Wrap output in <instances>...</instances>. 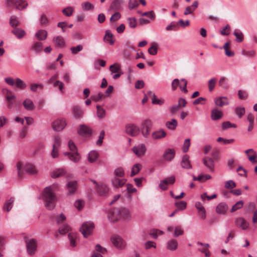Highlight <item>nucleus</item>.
I'll use <instances>...</instances> for the list:
<instances>
[{"label": "nucleus", "instance_id": "nucleus-5", "mask_svg": "<svg viewBox=\"0 0 257 257\" xmlns=\"http://www.w3.org/2000/svg\"><path fill=\"white\" fill-rule=\"evenodd\" d=\"M111 241L116 248L119 249H123L126 245L125 241L118 235H112Z\"/></svg>", "mask_w": 257, "mask_h": 257}, {"label": "nucleus", "instance_id": "nucleus-61", "mask_svg": "<svg viewBox=\"0 0 257 257\" xmlns=\"http://www.w3.org/2000/svg\"><path fill=\"white\" fill-rule=\"evenodd\" d=\"M73 12V9L72 7H68L63 9L62 13L64 15L67 17L71 16Z\"/></svg>", "mask_w": 257, "mask_h": 257}, {"label": "nucleus", "instance_id": "nucleus-41", "mask_svg": "<svg viewBox=\"0 0 257 257\" xmlns=\"http://www.w3.org/2000/svg\"><path fill=\"white\" fill-rule=\"evenodd\" d=\"M65 173V171L63 169H58L54 171L51 174V177L53 178H56L63 176Z\"/></svg>", "mask_w": 257, "mask_h": 257}, {"label": "nucleus", "instance_id": "nucleus-36", "mask_svg": "<svg viewBox=\"0 0 257 257\" xmlns=\"http://www.w3.org/2000/svg\"><path fill=\"white\" fill-rule=\"evenodd\" d=\"M178 242L175 239L169 240L167 244V248L170 250H175L177 248Z\"/></svg>", "mask_w": 257, "mask_h": 257}, {"label": "nucleus", "instance_id": "nucleus-23", "mask_svg": "<svg viewBox=\"0 0 257 257\" xmlns=\"http://www.w3.org/2000/svg\"><path fill=\"white\" fill-rule=\"evenodd\" d=\"M181 165L184 169H189L191 168V165L188 156L184 155L183 156L181 162Z\"/></svg>", "mask_w": 257, "mask_h": 257}, {"label": "nucleus", "instance_id": "nucleus-60", "mask_svg": "<svg viewBox=\"0 0 257 257\" xmlns=\"http://www.w3.org/2000/svg\"><path fill=\"white\" fill-rule=\"evenodd\" d=\"M105 98V95L102 93H99L96 95H93L91 96V99L95 102L100 100L102 98Z\"/></svg>", "mask_w": 257, "mask_h": 257}, {"label": "nucleus", "instance_id": "nucleus-30", "mask_svg": "<svg viewBox=\"0 0 257 257\" xmlns=\"http://www.w3.org/2000/svg\"><path fill=\"white\" fill-rule=\"evenodd\" d=\"M222 116L223 113L221 111L217 109H213L212 110L211 117L212 120H218L221 118Z\"/></svg>", "mask_w": 257, "mask_h": 257}, {"label": "nucleus", "instance_id": "nucleus-54", "mask_svg": "<svg viewBox=\"0 0 257 257\" xmlns=\"http://www.w3.org/2000/svg\"><path fill=\"white\" fill-rule=\"evenodd\" d=\"M43 48V44L41 42H36L32 46V49L37 52L41 51Z\"/></svg>", "mask_w": 257, "mask_h": 257}, {"label": "nucleus", "instance_id": "nucleus-34", "mask_svg": "<svg viewBox=\"0 0 257 257\" xmlns=\"http://www.w3.org/2000/svg\"><path fill=\"white\" fill-rule=\"evenodd\" d=\"M47 32L44 30H40L38 31L36 34V37L38 40L42 41L44 40L47 38Z\"/></svg>", "mask_w": 257, "mask_h": 257}, {"label": "nucleus", "instance_id": "nucleus-39", "mask_svg": "<svg viewBox=\"0 0 257 257\" xmlns=\"http://www.w3.org/2000/svg\"><path fill=\"white\" fill-rule=\"evenodd\" d=\"M142 168V166L141 164L139 163L135 164L132 167L131 176L133 177L136 175L140 172Z\"/></svg>", "mask_w": 257, "mask_h": 257}, {"label": "nucleus", "instance_id": "nucleus-58", "mask_svg": "<svg viewBox=\"0 0 257 257\" xmlns=\"http://www.w3.org/2000/svg\"><path fill=\"white\" fill-rule=\"evenodd\" d=\"M230 127H236V125L234 123H232L230 121H227L223 122L222 124V128L223 130H226Z\"/></svg>", "mask_w": 257, "mask_h": 257}, {"label": "nucleus", "instance_id": "nucleus-15", "mask_svg": "<svg viewBox=\"0 0 257 257\" xmlns=\"http://www.w3.org/2000/svg\"><path fill=\"white\" fill-rule=\"evenodd\" d=\"M203 164L208 169L210 172H212L214 169V162L213 159L209 157L203 158Z\"/></svg>", "mask_w": 257, "mask_h": 257}, {"label": "nucleus", "instance_id": "nucleus-3", "mask_svg": "<svg viewBox=\"0 0 257 257\" xmlns=\"http://www.w3.org/2000/svg\"><path fill=\"white\" fill-rule=\"evenodd\" d=\"M68 146L70 152H64V155L67 156L71 161L74 163L78 162L80 160L81 157L77 152L76 146L72 141H69L68 143Z\"/></svg>", "mask_w": 257, "mask_h": 257}, {"label": "nucleus", "instance_id": "nucleus-46", "mask_svg": "<svg viewBox=\"0 0 257 257\" xmlns=\"http://www.w3.org/2000/svg\"><path fill=\"white\" fill-rule=\"evenodd\" d=\"M68 238L70 240L71 246L74 247L76 246V240L77 238V234L76 233L71 232L68 234Z\"/></svg>", "mask_w": 257, "mask_h": 257}, {"label": "nucleus", "instance_id": "nucleus-2", "mask_svg": "<svg viewBox=\"0 0 257 257\" xmlns=\"http://www.w3.org/2000/svg\"><path fill=\"white\" fill-rule=\"evenodd\" d=\"M125 175L124 170L122 167L116 168L114 171V177L111 182L116 188H120L125 183L126 180L123 178Z\"/></svg>", "mask_w": 257, "mask_h": 257}, {"label": "nucleus", "instance_id": "nucleus-20", "mask_svg": "<svg viewBox=\"0 0 257 257\" xmlns=\"http://www.w3.org/2000/svg\"><path fill=\"white\" fill-rule=\"evenodd\" d=\"M67 188L70 194H74L77 189V183L76 181H69L67 184Z\"/></svg>", "mask_w": 257, "mask_h": 257}, {"label": "nucleus", "instance_id": "nucleus-62", "mask_svg": "<svg viewBox=\"0 0 257 257\" xmlns=\"http://www.w3.org/2000/svg\"><path fill=\"white\" fill-rule=\"evenodd\" d=\"M83 49V46L81 45H77L75 47H72L70 48L71 53L73 54H77L78 52Z\"/></svg>", "mask_w": 257, "mask_h": 257}, {"label": "nucleus", "instance_id": "nucleus-33", "mask_svg": "<svg viewBox=\"0 0 257 257\" xmlns=\"http://www.w3.org/2000/svg\"><path fill=\"white\" fill-rule=\"evenodd\" d=\"M12 33L19 39L22 38L26 34L25 32L23 30L18 28H14L12 30Z\"/></svg>", "mask_w": 257, "mask_h": 257}, {"label": "nucleus", "instance_id": "nucleus-48", "mask_svg": "<svg viewBox=\"0 0 257 257\" xmlns=\"http://www.w3.org/2000/svg\"><path fill=\"white\" fill-rule=\"evenodd\" d=\"M10 24L13 29H14V28H17V27L20 25V22L16 16H12L10 20Z\"/></svg>", "mask_w": 257, "mask_h": 257}, {"label": "nucleus", "instance_id": "nucleus-4", "mask_svg": "<svg viewBox=\"0 0 257 257\" xmlns=\"http://www.w3.org/2000/svg\"><path fill=\"white\" fill-rule=\"evenodd\" d=\"M94 227V223L91 221L83 223L80 228V231L84 237H87L92 233Z\"/></svg>", "mask_w": 257, "mask_h": 257}, {"label": "nucleus", "instance_id": "nucleus-1", "mask_svg": "<svg viewBox=\"0 0 257 257\" xmlns=\"http://www.w3.org/2000/svg\"><path fill=\"white\" fill-rule=\"evenodd\" d=\"M58 187V185L53 184L46 187L44 191L43 198L45 202L46 207L49 210L53 209L55 206L56 197L54 192Z\"/></svg>", "mask_w": 257, "mask_h": 257}, {"label": "nucleus", "instance_id": "nucleus-56", "mask_svg": "<svg viewBox=\"0 0 257 257\" xmlns=\"http://www.w3.org/2000/svg\"><path fill=\"white\" fill-rule=\"evenodd\" d=\"M181 81L183 82V84L179 85L180 89L181 90L185 93H187L188 90L187 89V81L185 79H181Z\"/></svg>", "mask_w": 257, "mask_h": 257}, {"label": "nucleus", "instance_id": "nucleus-45", "mask_svg": "<svg viewBox=\"0 0 257 257\" xmlns=\"http://www.w3.org/2000/svg\"><path fill=\"white\" fill-rule=\"evenodd\" d=\"M219 86L224 89H227L229 88V85L227 83V79L225 77H220L218 82Z\"/></svg>", "mask_w": 257, "mask_h": 257}, {"label": "nucleus", "instance_id": "nucleus-28", "mask_svg": "<svg viewBox=\"0 0 257 257\" xmlns=\"http://www.w3.org/2000/svg\"><path fill=\"white\" fill-rule=\"evenodd\" d=\"M228 209V207L225 203L221 202L216 207V211L219 214H224Z\"/></svg>", "mask_w": 257, "mask_h": 257}, {"label": "nucleus", "instance_id": "nucleus-51", "mask_svg": "<svg viewBox=\"0 0 257 257\" xmlns=\"http://www.w3.org/2000/svg\"><path fill=\"white\" fill-rule=\"evenodd\" d=\"M216 83V79L215 78H211L208 81V89L210 92H212L214 89Z\"/></svg>", "mask_w": 257, "mask_h": 257}, {"label": "nucleus", "instance_id": "nucleus-11", "mask_svg": "<svg viewBox=\"0 0 257 257\" xmlns=\"http://www.w3.org/2000/svg\"><path fill=\"white\" fill-rule=\"evenodd\" d=\"M119 213V208H114L110 210L108 213V218L111 222H115L120 219Z\"/></svg>", "mask_w": 257, "mask_h": 257}, {"label": "nucleus", "instance_id": "nucleus-63", "mask_svg": "<svg viewBox=\"0 0 257 257\" xmlns=\"http://www.w3.org/2000/svg\"><path fill=\"white\" fill-rule=\"evenodd\" d=\"M233 35L236 37V42H237L238 43H240L242 41L243 36L241 32L234 31L233 33Z\"/></svg>", "mask_w": 257, "mask_h": 257}, {"label": "nucleus", "instance_id": "nucleus-25", "mask_svg": "<svg viewBox=\"0 0 257 257\" xmlns=\"http://www.w3.org/2000/svg\"><path fill=\"white\" fill-rule=\"evenodd\" d=\"M120 211L119 216H120V219L123 218V219H127L130 218L131 216V212L130 210L124 207H121L119 208Z\"/></svg>", "mask_w": 257, "mask_h": 257}, {"label": "nucleus", "instance_id": "nucleus-47", "mask_svg": "<svg viewBox=\"0 0 257 257\" xmlns=\"http://www.w3.org/2000/svg\"><path fill=\"white\" fill-rule=\"evenodd\" d=\"M97 108V117L100 118H103L105 116V109L100 105H97L96 106Z\"/></svg>", "mask_w": 257, "mask_h": 257}, {"label": "nucleus", "instance_id": "nucleus-22", "mask_svg": "<svg viewBox=\"0 0 257 257\" xmlns=\"http://www.w3.org/2000/svg\"><path fill=\"white\" fill-rule=\"evenodd\" d=\"M99 154L96 151H91L88 154V161L90 163H94L99 158Z\"/></svg>", "mask_w": 257, "mask_h": 257}, {"label": "nucleus", "instance_id": "nucleus-59", "mask_svg": "<svg viewBox=\"0 0 257 257\" xmlns=\"http://www.w3.org/2000/svg\"><path fill=\"white\" fill-rule=\"evenodd\" d=\"M190 146V140L187 139L185 140L183 146L182 147V150L183 152L186 153L188 151L189 147Z\"/></svg>", "mask_w": 257, "mask_h": 257}, {"label": "nucleus", "instance_id": "nucleus-57", "mask_svg": "<svg viewBox=\"0 0 257 257\" xmlns=\"http://www.w3.org/2000/svg\"><path fill=\"white\" fill-rule=\"evenodd\" d=\"M53 147L59 148L61 145V139L59 136H55L53 139Z\"/></svg>", "mask_w": 257, "mask_h": 257}, {"label": "nucleus", "instance_id": "nucleus-53", "mask_svg": "<svg viewBox=\"0 0 257 257\" xmlns=\"http://www.w3.org/2000/svg\"><path fill=\"white\" fill-rule=\"evenodd\" d=\"M235 114L241 118L245 113V108L242 107H237L235 109Z\"/></svg>", "mask_w": 257, "mask_h": 257}, {"label": "nucleus", "instance_id": "nucleus-13", "mask_svg": "<svg viewBox=\"0 0 257 257\" xmlns=\"http://www.w3.org/2000/svg\"><path fill=\"white\" fill-rule=\"evenodd\" d=\"M133 151L138 157H142L145 155L146 152V146L143 144H139L133 147Z\"/></svg>", "mask_w": 257, "mask_h": 257}, {"label": "nucleus", "instance_id": "nucleus-21", "mask_svg": "<svg viewBox=\"0 0 257 257\" xmlns=\"http://www.w3.org/2000/svg\"><path fill=\"white\" fill-rule=\"evenodd\" d=\"M26 172L31 175H36L38 173V171L34 164L28 163L25 166Z\"/></svg>", "mask_w": 257, "mask_h": 257}, {"label": "nucleus", "instance_id": "nucleus-40", "mask_svg": "<svg viewBox=\"0 0 257 257\" xmlns=\"http://www.w3.org/2000/svg\"><path fill=\"white\" fill-rule=\"evenodd\" d=\"M148 95L149 96L150 98L152 99V103L153 104H160L161 102V100L157 98L155 94L152 91H149L148 92Z\"/></svg>", "mask_w": 257, "mask_h": 257}, {"label": "nucleus", "instance_id": "nucleus-50", "mask_svg": "<svg viewBox=\"0 0 257 257\" xmlns=\"http://www.w3.org/2000/svg\"><path fill=\"white\" fill-rule=\"evenodd\" d=\"M139 6V4L137 0H129L128 3V8L130 10L138 8Z\"/></svg>", "mask_w": 257, "mask_h": 257}, {"label": "nucleus", "instance_id": "nucleus-7", "mask_svg": "<svg viewBox=\"0 0 257 257\" xmlns=\"http://www.w3.org/2000/svg\"><path fill=\"white\" fill-rule=\"evenodd\" d=\"M152 126V123L150 120L147 119L142 122L141 132L144 137L147 138L149 136Z\"/></svg>", "mask_w": 257, "mask_h": 257}, {"label": "nucleus", "instance_id": "nucleus-44", "mask_svg": "<svg viewBox=\"0 0 257 257\" xmlns=\"http://www.w3.org/2000/svg\"><path fill=\"white\" fill-rule=\"evenodd\" d=\"M55 88H58L59 92L61 94H64L65 93V87L64 83L60 81H55L54 85H53Z\"/></svg>", "mask_w": 257, "mask_h": 257}, {"label": "nucleus", "instance_id": "nucleus-6", "mask_svg": "<svg viewBox=\"0 0 257 257\" xmlns=\"http://www.w3.org/2000/svg\"><path fill=\"white\" fill-rule=\"evenodd\" d=\"M26 246L28 253L29 255L35 254L37 247V243L35 239H29L26 240Z\"/></svg>", "mask_w": 257, "mask_h": 257}, {"label": "nucleus", "instance_id": "nucleus-52", "mask_svg": "<svg viewBox=\"0 0 257 257\" xmlns=\"http://www.w3.org/2000/svg\"><path fill=\"white\" fill-rule=\"evenodd\" d=\"M243 205V201H239L237 202L232 207V208L230 210L231 212H234L236 211L237 210L241 208Z\"/></svg>", "mask_w": 257, "mask_h": 257}, {"label": "nucleus", "instance_id": "nucleus-35", "mask_svg": "<svg viewBox=\"0 0 257 257\" xmlns=\"http://www.w3.org/2000/svg\"><path fill=\"white\" fill-rule=\"evenodd\" d=\"M178 125V122L175 119H172L170 121L166 122V126L169 130H174Z\"/></svg>", "mask_w": 257, "mask_h": 257}, {"label": "nucleus", "instance_id": "nucleus-49", "mask_svg": "<svg viewBox=\"0 0 257 257\" xmlns=\"http://www.w3.org/2000/svg\"><path fill=\"white\" fill-rule=\"evenodd\" d=\"M16 87L21 89H24L26 87V83L20 78H16L15 79V83Z\"/></svg>", "mask_w": 257, "mask_h": 257}, {"label": "nucleus", "instance_id": "nucleus-16", "mask_svg": "<svg viewBox=\"0 0 257 257\" xmlns=\"http://www.w3.org/2000/svg\"><path fill=\"white\" fill-rule=\"evenodd\" d=\"M110 70L112 73H115L113 75L112 77L114 79L118 78L122 73L120 66L117 64H113L110 66Z\"/></svg>", "mask_w": 257, "mask_h": 257}, {"label": "nucleus", "instance_id": "nucleus-18", "mask_svg": "<svg viewBox=\"0 0 257 257\" xmlns=\"http://www.w3.org/2000/svg\"><path fill=\"white\" fill-rule=\"evenodd\" d=\"M78 133L80 135L89 136L92 134L91 129L85 124H82L80 126Z\"/></svg>", "mask_w": 257, "mask_h": 257}, {"label": "nucleus", "instance_id": "nucleus-37", "mask_svg": "<svg viewBox=\"0 0 257 257\" xmlns=\"http://www.w3.org/2000/svg\"><path fill=\"white\" fill-rule=\"evenodd\" d=\"M14 200L15 199L12 197L6 202L4 206V209L5 211L9 212L11 210L13 207V204L14 202Z\"/></svg>", "mask_w": 257, "mask_h": 257}, {"label": "nucleus", "instance_id": "nucleus-64", "mask_svg": "<svg viewBox=\"0 0 257 257\" xmlns=\"http://www.w3.org/2000/svg\"><path fill=\"white\" fill-rule=\"evenodd\" d=\"M82 8L84 10L88 11L92 10L94 6L89 2H85L82 4Z\"/></svg>", "mask_w": 257, "mask_h": 257}, {"label": "nucleus", "instance_id": "nucleus-19", "mask_svg": "<svg viewBox=\"0 0 257 257\" xmlns=\"http://www.w3.org/2000/svg\"><path fill=\"white\" fill-rule=\"evenodd\" d=\"M245 153L247 155L248 160L252 163H257V160H255L256 158V153L252 149L246 150L245 151Z\"/></svg>", "mask_w": 257, "mask_h": 257}, {"label": "nucleus", "instance_id": "nucleus-29", "mask_svg": "<svg viewBox=\"0 0 257 257\" xmlns=\"http://www.w3.org/2000/svg\"><path fill=\"white\" fill-rule=\"evenodd\" d=\"M113 35L110 30H107L105 32L104 37V41L108 42L110 45H112L114 44Z\"/></svg>", "mask_w": 257, "mask_h": 257}, {"label": "nucleus", "instance_id": "nucleus-42", "mask_svg": "<svg viewBox=\"0 0 257 257\" xmlns=\"http://www.w3.org/2000/svg\"><path fill=\"white\" fill-rule=\"evenodd\" d=\"M121 4V0H114L113 1L110 7V10L117 11L118 10Z\"/></svg>", "mask_w": 257, "mask_h": 257}, {"label": "nucleus", "instance_id": "nucleus-32", "mask_svg": "<svg viewBox=\"0 0 257 257\" xmlns=\"http://www.w3.org/2000/svg\"><path fill=\"white\" fill-rule=\"evenodd\" d=\"M28 6L27 3L24 0H16L15 7L16 9L21 10L26 8Z\"/></svg>", "mask_w": 257, "mask_h": 257}, {"label": "nucleus", "instance_id": "nucleus-17", "mask_svg": "<svg viewBox=\"0 0 257 257\" xmlns=\"http://www.w3.org/2000/svg\"><path fill=\"white\" fill-rule=\"evenodd\" d=\"M92 181L94 184H96L97 191L100 195H105L108 192V189L105 185H99L95 181Z\"/></svg>", "mask_w": 257, "mask_h": 257}, {"label": "nucleus", "instance_id": "nucleus-24", "mask_svg": "<svg viewBox=\"0 0 257 257\" xmlns=\"http://www.w3.org/2000/svg\"><path fill=\"white\" fill-rule=\"evenodd\" d=\"M53 41L56 46L58 47L62 48L65 46V42L64 39L60 36L54 37Z\"/></svg>", "mask_w": 257, "mask_h": 257}, {"label": "nucleus", "instance_id": "nucleus-55", "mask_svg": "<svg viewBox=\"0 0 257 257\" xmlns=\"http://www.w3.org/2000/svg\"><path fill=\"white\" fill-rule=\"evenodd\" d=\"M54 219L57 224H60L62 223L65 220L66 217L63 214L61 213L56 216Z\"/></svg>", "mask_w": 257, "mask_h": 257}, {"label": "nucleus", "instance_id": "nucleus-31", "mask_svg": "<svg viewBox=\"0 0 257 257\" xmlns=\"http://www.w3.org/2000/svg\"><path fill=\"white\" fill-rule=\"evenodd\" d=\"M23 104L25 109L28 110H33L35 108V106L33 101L30 99H26L24 101Z\"/></svg>", "mask_w": 257, "mask_h": 257}, {"label": "nucleus", "instance_id": "nucleus-9", "mask_svg": "<svg viewBox=\"0 0 257 257\" xmlns=\"http://www.w3.org/2000/svg\"><path fill=\"white\" fill-rule=\"evenodd\" d=\"M176 152L174 149H166L163 155V159L164 161L171 162L175 156Z\"/></svg>", "mask_w": 257, "mask_h": 257}, {"label": "nucleus", "instance_id": "nucleus-10", "mask_svg": "<svg viewBox=\"0 0 257 257\" xmlns=\"http://www.w3.org/2000/svg\"><path fill=\"white\" fill-rule=\"evenodd\" d=\"M125 132L131 136H136L140 133V128L135 124H128L125 126Z\"/></svg>", "mask_w": 257, "mask_h": 257}, {"label": "nucleus", "instance_id": "nucleus-12", "mask_svg": "<svg viewBox=\"0 0 257 257\" xmlns=\"http://www.w3.org/2000/svg\"><path fill=\"white\" fill-rule=\"evenodd\" d=\"M66 124L65 119H58L53 122L52 127L55 131H61L65 128Z\"/></svg>", "mask_w": 257, "mask_h": 257}, {"label": "nucleus", "instance_id": "nucleus-27", "mask_svg": "<svg viewBox=\"0 0 257 257\" xmlns=\"http://www.w3.org/2000/svg\"><path fill=\"white\" fill-rule=\"evenodd\" d=\"M198 6V1H195L193 4L189 7H187L184 13L185 15H187L192 14L197 9Z\"/></svg>", "mask_w": 257, "mask_h": 257}, {"label": "nucleus", "instance_id": "nucleus-8", "mask_svg": "<svg viewBox=\"0 0 257 257\" xmlns=\"http://www.w3.org/2000/svg\"><path fill=\"white\" fill-rule=\"evenodd\" d=\"M235 226L243 230H247L249 226V222L242 217H237L234 221Z\"/></svg>", "mask_w": 257, "mask_h": 257}, {"label": "nucleus", "instance_id": "nucleus-14", "mask_svg": "<svg viewBox=\"0 0 257 257\" xmlns=\"http://www.w3.org/2000/svg\"><path fill=\"white\" fill-rule=\"evenodd\" d=\"M175 181L174 176H171L162 180V190H166L168 188V185H172Z\"/></svg>", "mask_w": 257, "mask_h": 257}, {"label": "nucleus", "instance_id": "nucleus-26", "mask_svg": "<svg viewBox=\"0 0 257 257\" xmlns=\"http://www.w3.org/2000/svg\"><path fill=\"white\" fill-rule=\"evenodd\" d=\"M215 104L217 106H223L225 105L228 104V101L226 97H219L216 98L214 100Z\"/></svg>", "mask_w": 257, "mask_h": 257}, {"label": "nucleus", "instance_id": "nucleus-43", "mask_svg": "<svg viewBox=\"0 0 257 257\" xmlns=\"http://www.w3.org/2000/svg\"><path fill=\"white\" fill-rule=\"evenodd\" d=\"M3 92L5 95L7 100L15 99V95L12 91L5 88L3 89Z\"/></svg>", "mask_w": 257, "mask_h": 257}, {"label": "nucleus", "instance_id": "nucleus-38", "mask_svg": "<svg viewBox=\"0 0 257 257\" xmlns=\"http://www.w3.org/2000/svg\"><path fill=\"white\" fill-rule=\"evenodd\" d=\"M73 113L75 118H80L83 116V111L80 107L75 106L73 108Z\"/></svg>", "mask_w": 257, "mask_h": 257}]
</instances>
